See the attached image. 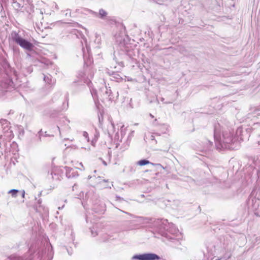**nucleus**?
Wrapping results in <instances>:
<instances>
[{"mask_svg":"<svg viewBox=\"0 0 260 260\" xmlns=\"http://www.w3.org/2000/svg\"><path fill=\"white\" fill-rule=\"evenodd\" d=\"M38 203L39 204H40L42 203L41 200H40V199L38 201Z\"/></svg>","mask_w":260,"mask_h":260,"instance_id":"obj_13","label":"nucleus"},{"mask_svg":"<svg viewBox=\"0 0 260 260\" xmlns=\"http://www.w3.org/2000/svg\"><path fill=\"white\" fill-rule=\"evenodd\" d=\"M110 122H111V126H112L113 131H115V125H114V122L112 120L110 121Z\"/></svg>","mask_w":260,"mask_h":260,"instance_id":"obj_11","label":"nucleus"},{"mask_svg":"<svg viewBox=\"0 0 260 260\" xmlns=\"http://www.w3.org/2000/svg\"><path fill=\"white\" fill-rule=\"evenodd\" d=\"M135 125H138V123H135Z\"/></svg>","mask_w":260,"mask_h":260,"instance_id":"obj_19","label":"nucleus"},{"mask_svg":"<svg viewBox=\"0 0 260 260\" xmlns=\"http://www.w3.org/2000/svg\"><path fill=\"white\" fill-rule=\"evenodd\" d=\"M150 116H151L152 117H153L151 114H150Z\"/></svg>","mask_w":260,"mask_h":260,"instance_id":"obj_20","label":"nucleus"},{"mask_svg":"<svg viewBox=\"0 0 260 260\" xmlns=\"http://www.w3.org/2000/svg\"><path fill=\"white\" fill-rule=\"evenodd\" d=\"M161 101L162 102H164V98H161Z\"/></svg>","mask_w":260,"mask_h":260,"instance_id":"obj_15","label":"nucleus"},{"mask_svg":"<svg viewBox=\"0 0 260 260\" xmlns=\"http://www.w3.org/2000/svg\"><path fill=\"white\" fill-rule=\"evenodd\" d=\"M1 123L3 128V132L6 137H10L12 135V131L10 129L9 123L7 120H2Z\"/></svg>","mask_w":260,"mask_h":260,"instance_id":"obj_3","label":"nucleus"},{"mask_svg":"<svg viewBox=\"0 0 260 260\" xmlns=\"http://www.w3.org/2000/svg\"><path fill=\"white\" fill-rule=\"evenodd\" d=\"M99 15L101 18L104 19L107 15V13L103 9H101L99 11Z\"/></svg>","mask_w":260,"mask_h":260,"instance_id":"obj_7","label":"nucleus"},{"mask_svg":"<svg viewBox=\"0 0 260 260\" xmlns=\"http://www.w3.org/2000/svg\"><path fill=\"white\" fill-rule=\"evenodd\" d=\"M58 129L59 130V127L57 126Z\"/></svg>","mask_w":260,"mask_h":260,"instance_id":"obj_21","label":"nucleus"},{"mask_svg":"<svg viewBox=\"0 0 260 260\" xmlns=\"http://www.w3.org/2000/svg\"><path fill=\"white\" fill-rule=\"evenodd\" d=\"M19 191L18 189H12L9 191L8 193H11L12 197L16 198Z\"/></svg>","mask_w":260,"mask_h":260,"instance_id":"obj_6","label":"nucleus"},{"mask_svg":"<svg viewBox=\"0 0 260 260\" xmlns=\"http://www.w3.org/2000/svg\"><path fill=\"white\" fill-rule=\"evenodd\" d=\"M11 36L12 40L19 45L21 47L27 51L32 50L34 45L30 42L22 38L18 33L16 31H13Z\"/></svg>","mask_w":260,"mask_h":260,"instance_id":"obj_1","label":"nucleus"},{"mask_svg":"<svg viewBox=\"0 0 260 260\" xmlns=\"http://www.w3.org/2000/svg\"><path fill=\"white\" fill-rule=\"evenodd\" d=\"M166 103H167V104H168V103H169V104H170V103H171V102H167Z\"/></svg>","mask_w":260,"mask_h":260,"instance_id":"obj_18","label":"nucleus"},{"mask_svg":"<svg viewBox=\"0 0 260 260\" xmlns=\"http://www.w3.org/2000/svg\"><path fill=\"white\" fill-rule=\"evenodd\" d=\"M137 164H138V165H139V166H144V165H148V164H151L152 166H159V167L162 168L163 169H164L163 166H162L160 164H154V163L150 162L149 160H146V159L140 160L137 162Z\"/></svg>","mask_w":260,"mask_h":260,"instance_id":"obj_5","label":"nucleus"},{"mask_svg":"<svg viewBox=\"0 0 260 260\" xmlns=\"http://www.w3.org/2000/svg\"><path fill=\"white\" fill-rule=\"evenodd\" d=\"M233 136L232 134L228 132H224L222 134V139L220 140L219 142H223L225 144H230L232 142Z\"/></svg>","mask_w":260,"mask_h":260,"instance_id":"obj_4","label":"nucleus"},{"mask_svg":"<svg viewBox=\"0 0 260 260\" xmlns=\"http://www.w3.org/2000/svg\"><path fill=\"white\" fill-rule=\"evenodd\" d=\"M214 139H215V140H217V138H216V137L215 136V135H214Z\"/></svg>","mask_w":260,"mask_h":260,"instance_id":"obj_17","label":"nucleus"},{"mask_svg":"<svg viewBox=\"0 0 260 260\" xmlns=\"http://www.w3.org/2000/svg\"><path fill=\"white\" fill-rule=\"evenodd\" d=\"M22 197L23 198H24L25 197V191H24V190H23V191H22Z\"/></svg>","mask_w":260,"mask_h":260,"instance_id":"obj_12","label":"nucleus"},{"mask_svg":"<svg viewBox=\"0 0 260 260\" xmlns=\"http://www.w3.org/2000/svg\"><path fill=\"white\" fill-rule=\"evenodd\" d=\"M83 136L87 139L88 142L89 141L88 134L86 132H83Z\"/></svg>","mask_w":260,"mask_h":260,"instance_id":"obj_9","label":"nucleus"},{"mask_svg":"<svg viewBox=\"0 0 260 260\" xmlns=\"http://www.w3.org/2000/svg\"><path fill=\"white\" fill-rule=\"evenodd\" d=\"M64 13V15L66 17H71V12L70 9H67L63 11Z\"/></svg>","mask_w":260,"mask_h":260,"instance_id":"obj_8","label":"nucleus"},{"mask_svg":"<svg viewBox=\"0 0 260 260\" xmlns=\"http://www.w3.org/2000/svg\"><path fill=\"white\" fill-rule=\"evenodd\" d=\"M123 126H124V125H123V124H122V125H121V128L123 127Z\"/></svg>","mask_w":260,"mask_h":260,"instance_id":"obj_16","label":"nucleus"},{"mask_svg":"<svg viewBox=\"0 0 260 260\" xmlns=\"http://www.w3.org/2000/svg\"><path fill=\"white\" fill-rule=\"evenodd\" d=\"M91 235L93 237H95L98 235V233L96 231H94L93 229H90Z\"/></svg>","mask_w":260,"mask_h":260,"instance_id":"obj_10","label":"nucleus"},{"mask_svg":"<svg viewBox=\"0 0 260 260\" xmlns=\"http://www.w3.org/2000/svg\"><path fill=\"white\" fill-rule=\"evenodd\" d=\"M133 259H138L139 260H156L160 259L158 255L154 253H144L143 254L135 255L133 257Z\"/></svg>","mask_w":260,"mask_h":260,"instance_id":"obj_2","label":"nucleus"},{"mask_svg":"<svg viewBox=\"0 0 260 260\" xmlns=\"http://www.w3.org/2000/svg\"><path fill=\"white\" fill-rule=\"evenodd\" d=\"M103 164H104L105 166H106V165H107V163H106L105 161H103Z\"/></svg>","mask_w":260,"mask_h":260,"instance_id":"obj_14","label":"nucleus"}]
</instances>
